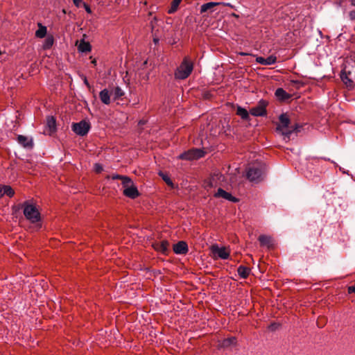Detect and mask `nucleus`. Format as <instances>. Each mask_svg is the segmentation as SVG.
Listing matches in <instances>:
<instances>
[{
    "label": "nucleus",
    "instance_id": "1",
    "mask_svg": "<svg viewBox=\"0 0 355 355\" xmlns=\"http://www.w3.org/2000/svg\"><path fill=\"white\" fill-rule=\"evenodd\" d=\"M193 68V63L185 58L175 72V78L180 80L187 78L192 72Z\"/></svg>",
    "mask_w": 355,
    "mask_h": 355
},
{
    "label": "nucleus",
    "instance_id": "2",
    "mask_svg": "<svg viewBox=\"0 0 355 355\" xmlns=\"http://www.w3.org/2000/svg\"><path fill=\"white\" fill-rule=\"evenodd\" d=\"M121 184L123 188V193L124 196L132 199H135L139 196V193L137 188L130 178H124V181H123Z\"/></svg>",
    "mask_w": 355,
    "mask_h": 355
},
{
    "label": "nucleus",
    "instance_id": "3",
    "mask_svg": "<svg viewBox=\"0 0 355 355\" xmlns=\"http://www.w3.org/2000/svg\"><path fill=\"white\" fill-rule=\"evenodd\" d=\"M24 214L31 223H36L40 220V214L36 207L28 202L24 204Z\"/></svg>",
    "mask_w": 355,
    "mask_h": 355
},
{
    "label": "nucleus",
    "instance_id": "4",
    "mask_svg": "<svg viewBox=\"0 0 355 355\" xmlns=\"http://www.w3.org/2000/svg\"><path fill=\"white\" fill-rule=\"evenodd\" d=\"M279 123L277 127V130L282 133L284 136L289 138L294 130H288L290 124V119L286 114H282L279 117Z\"/></svg>",
    "mask_w": 355,
    "mask_h": 355
},
{
    "label": "nucleus",
    "instance_id": "5",
    "mask_svg": "<svg viewBox=\"0 0 355 355\" xmlns=\"http://www.w3.org/2000/svg\"><path fill=\"white\" fill-rule=\"evenodd\" d=\"M210 250L213 254V258L215 259H227L230 255V250L227 247H219L217 244L212 245Z\"/></svg>",
    "mask_w": 355,
    "mask_h": 355
},
{
    "label": "nucleus",
    "instance_id": "6",
    "mask_svg": "<svg viewBox=\"0 0 355 355\" xmlns=\"http://www.w3.org/2000/svg\"><path fill=\"white\" fill-rule=\"evenodd\" d=\"M263 170L260 166H252L247 171V178L252 182H259L263 179Z\"/></svg>",
    "mask_w": 355,
    "mask_h": 355
},
{
    "label": "nucleus",
    "instance_id": "7",
    "mask_svg": "<svg viewBox=\"0 0 355 355\" xmlns=\"http://www.w3.org/2000/svg\"><path fill=\"white\" fill-rule=\"evenodd\" d=\"M205 153L199 148H192L179 155V159L185 160H193L202 157Z\"/></svg>",
    "mask_w": 355,
    "mask_h": 355
},
{
    "label": "nucleus",
    "instance_id": "8",
    "mask_svg": "<svg viewBox=\"0 0 355 355\" xmlns=\"http://www.w3.org/2000/svg\"><path fill=\"white\" fill-rule=\"evenodd\" d=\"M91 128L90 123L85 120H83L78 123H73L72 125L73 131L80 136L86 135Z\"/></svg>",
    "mask_w": 355,
    "mask_h": 355
},
{
    "label": "nucleus",
    "instance_id": "9",
    "mask_svg": "<svg viewBox=\"0 0 355 355\" xmlns=\"http://www.w3.org/2000/svg\"><path fill=\"white\" fill-rule=\"evenodd\" d=\"M266 104L265 101H261L259 104L254 107H252L250 110V113L255 116H263L266 115Z\"/></svg>",
    "mask_w": 355,
    "mask_h": 355
},
{
    "label": "nucleus",
    "instance_id": "10",
    "mask_svg": "<svg viewBox=\"0 0 355 355\" xmlns=\"http://www.w3.org/2000/svg\"><path fill=\"white\" fill-rule=\"evenodd\" d=\"M214 197L221 198L234 202H238V199L232 196L231 193L225 191L221 188L218 189L217 192L214 194Z\"/></svg>",
    "mask_w": 355,
    "mask_h": 355
},
{
    "label": "nucleus",
    "instance_id": "11",
    "mask_svg": "<svg viewBox=\"0 0 355 355\" xmlns=\"http://www.w3.org/2000/svg\"><path fill=\"white\" fill-rule=\"evenodd\" d=\"M188 250V245L185 241H179L173 245V251L177 254H185Z\"/></svg>",
    "mask_w": 355,
    "mask_h": 355
},
{
    "label": "nucleus",
    "instance_id": "12",
    "mask_svg": "<svg viewBox=\"0 0 355 355\" xmlns=\"http://www.w3.org/2000/svg\"><path fill=\"white\" fill-rule=\"evenodd\" d=\"M56 130V121L55 119L49 116L46 119V132L49 135H51L55 132Z\"/></svg>",
    "mask_w": 355,
    "mask_h": 355
},
{
    "label": "nucleus",
    "instance_id": "13",
    "mask_svg": "<svg viewBox=\"0 0 355 355\" xmlns=\"http://www.w3.org/2000/svg\"><path fill=\"white\" fill-rule=\"evenodd\" d=\"M256 61L263 65H271L276 62L277 58L275 55H270L267 58L259 56L257 57Z\"/></svg>",
    "mask_w": 355,
    "mask_h": 355
},
{
    "label": "nucleus",
    "instance_id": "14",
    "mask_svg": "<svg viewBox=\"0 0 355 355\" xmlns=\"http://www.w3.org/2000/svg\"><path fill=\"white\" fill-rule=\"evenodd\" d=\"M168 246L169 243L166 240H163L161 242L155 243L153 244L155 250L163 254L166 253Z\"/></svg>",
    "mask_w": 355,
    "mask_h": 355
},
{
    "label": "nucleus",
    "instance_id": "15",
    "mask_svg": "<svg viewBox=\"0 0 355 355\" xmlns=\"http://www.w3.org/2000/svg\"><path fill=\"white\" fill-rule=\"evenodd\" d=\"M218 5L230 6V3H225L223 2H209L207 3H204L200 6V12H205L209 10H211L214 7Z\"/></svg>",
    "mask_w": 355,
    "mask_h": 355
},
{
    "label": "nucleus",
    "instance_id": "16",
    "mask_svg": "<svg viewBox=\"0 0 355 355\" xmlns=\"http://www.w3.org/2000/svg\"><path fill=\"white\" fill-rule=\"evenodd\" d=\"M18 143L24 148H31L33 146L31 139L23 135H18Z\"/></svg>",
    "mask_w": 355,
    "mask_h": 355
},
{
    "label": "nucleus",
    "instance_id": "17",
    "mask_svg": "<svg viewBox=\"0 0 355 355\" xmlns=\"http://www.w3.org/2000/svg\"><path fill=\"white\" fill-rule=\"evenodd\" d=\"M14 194H15V191L10 186H8V185L0 186V198H1L5 195H6L9 197H12L14 196Z\"/></svg>",
    "mask_w": 355,
    "mask_h": 355
},
{
    "label": "nucleus",
    "instance_id": "18",
    "mask_svg": "<svg viewBox=\"0 0 355 355\" xmlns=\"http://www.w3.org/2000/svg\"><path fill=\"white\" fill-rule=\"evenodd\" d=\"M236 344V338L235 337H230L223 340L219 343V347L223 348H227L230 347L235 346Z\"/></svg>",
    "mask_w": 355,
    "mask_h": 355
},
{
    "label": "nucleus",
    "instance_id": "19",
    "mask_svg": "<svg viewBox=\"0 0 355 355\" xmlns=\"http://www.w3.org/2000/svg\"><path fill=\"white\" fill-rule=\"evenodd\" d=\"M261 246L270 248L272 245V239L270 236L266 235H261L258 239Z\"/></svg>",
    "mask_w": 355,
    "mask_h": 355
},
{
    "label": "nucleus",
    "instance_id": "20",
    "mask_svg": "<svg viewBox=\"0 0 355 355\" xmlns=\"http://www.w3.org/2000/svg\"><path fill=\"white\" fill-rule=\"evenodd\" d=\"M347 74L350 75L351 72L349 71H347V67H345L341 72L340 78H341L342 80L343 81V83L347 86H352L353 81L352 80V79L348 77Z\"/></svg>",
    "mask_w": 355,
    "mask_h": 355
},
{
    "label": "nucleus",
    "instance_id": "21",
    "mask_svg": "<svg viewBox=\"0 0 355 355\" xmlns=\"http://www.w3.org/2000/svg\"><path fill=\"white\" fill-rule=\"evenodd\" d=\"M99 97L103 103L105 105H109L110 103V94L107 89H104L101 91Z\"/></svg>",
    "mask_w": 355,
    "mask_h": 355
},
{
    "label": "nucleus",
    "instance_id": "22",
    "mask_svg": "<svg viewBox=\"0 0 355 355\" xmlns=\"http://www.w3.org/2000/svg\"><path fill=\"white\" fill-rule=\"evenodd\" d=\"M237 272L240 277L245 279L248 277L250 270L246 266H240L237 269Z\"/></svg>",
    "mask_w": 355,
    "mask_h": 355
},
{
    "label": "nucleus",
    "instance_id": "23",
    "mask_svg": "<svg viewBox=\"0 0 355 355\" xmlns=\"http://www.w3.org/2000/svg\"><path fill=\"white\" fill-rule=\"evenodd\" d=\"M47 32L46 27L42 26V24H38V29L35 32V36L38 38H43L45 37Z\"/></svg>",
    "mask_w": 355,
    "mask_h": 355
},
{
    "label": "nucleus",
    "instance_id": "24",
    "mask_svg": "<svg viewBox=\"0 0 355 355\" xmlns=\"http://www.w3.org/2000/svg\"><path fill=\"white\" fill-rule=\"evenodd\" d=\"M54 38L52 35H48L43 42L42 47L44 49H49L53 44Z\"/></svg>",
    "mask_w": 355,
    "mask_h": 355
},
{
    "label": "nucleus",
    "instance_id": "25",
    "mask_svg": "<svg viewBox=\"0 0 355 355\" xmlns=\"http://www.w3.org/2000/svg\"><path fill=\"white\" fill-rule=\"evenodd\" d=\"M78 49L81 52H88L91 50V46L88 42L83 40L79 44Z\"/></svg>",
    "mask_w": 355,
    "mask_h": 355
},
{
    "label": "nucleus",
    "instance_id": "26",
    "mask_svg": "<svg viewBox=\"0 0 355 355\" xmlns=\"http://www.w3.org/2000/svg\"><path fill=\"white\" fill-rule=\"evenodd\" d=\"M112 94L114 96V99L116 100L122 97L125 93L121 87H116L112 91Z\"/></svg>",
    "mask_w": 355,
    "mask_h": 355
},
{
    "label": "nucleus",
    "instance_id": "27",
    "mask_svg": "<svg viewBox=\"0 0 355 355\" xmlns=\"http://www.w3.org/2000/svg\"><path fill=\"white\" fill-rule=\"evenodd\" d=\"M275 95L281 99H286L288 97V94L282 88L277 89L275 91Z\"/></svg>",
    "mask_w": 355,
    "mask_h": 355
},
{
    "label": "nucleus",
    "instance_id": "28",
    "mask_svg": "<svg viewBox=\"0 0 355 355\" xmlns=\"http://www.w3.org/2000/svg\"><path fill=\"white\" fill-rule=\"evenodd\" d=\"M236 113L243 119H248L249 115L248 112L245 109L242 108L241 107H238Z\"/></svg>",
    "mask_w": 355,
    "mask_h": 355
},
{
    "label": "nucleus",
    "instance_id": "29",
    "mask_svg": "<svg viewBox=\"0 0 355 355\" xmlns=\"http://www.w3.org/2000/svg\"><path fill=\"white\" fill-rule=\"evenodd\" d=\"M179 5L180 3L177 2L175 0H173L171 8L168 9V12L169 14L174 13L178 10Z\"/></svg>",
    "mask_w": 355,
    "mask_h": 355
},
{
    "label": "nucleus",
    "instance_id": "30",
    "mask_svg": "<svg viewBox=\"0 0 355 355\" xmlns=\"http://www.w3.org/2000/svg\"><path fill=\"white\" fill-rule=\"evenodd\" d=\"M215 181V179L214 177H212L211 179L208 180L207 181H206L204 184V186L205 187L208 189V188H211V187H213L214 185V182Z\"/></svg>",
    "mask_w": 355,
    "mask_h": 355
},
{
    "label": "nucleus",
    "instance_id": "31",
    "mask_svg": "<svg viewBox=\"0 0 355 355\" xmlns=\"http://www.w3.org/2000/svg\"><path fill=\"white\" fill-rule=\"evenodd\" d=\"M160 175H162L163 180L168 185H173V182H172L171 180L170 179V178L168 175H164V174H160Z\"/></svg>",
    "mask_w": 355,
    "mask_h": 355
},
{
    "label": "nucleus",
    "instance_id": "32",
    "mask_svg": "<svg viewBox=\"0 0 355 355\" xmlns=\"http://www.w3.org/2000/svg\"><path fill=\"white\" fill-rule=\"evenodd\" d=\"M124 178H128V177L126 176H123V175H118V174H116V175H112V179L113 180H121L122 182L124 181Z\"/></svg>",
    "mask_w": 355,
    "mask_h": 355
},
{
    "label": "nucleus",
    "instance_id": "33",
    "mask_svg": "<svg viewBox=\"0 0 355 355\" xmlns=\"http://www.w3.org/2000/svg\"><path fill=\"white\" fill-rule=\"evenodd\" d=\"M94 170L96 173H99L103 171V166L99 164H96L94 165Z\"/></svg>",
    "mask_w": 355,
    "mask_h": 355
},
{
    "label": "nucleus",
    "instance_id": "34",
    "mask_svg": "<svg viewBox=\"0 0 355 355\" xmlns=\"http://www.w3.org/2000/svg\"><path fill=\"white\" fill-rule=\"evenodd\" d=\"M83 6L84 7V8L85 9L86 12L87 13H91L92 12V10L89 7V6L86 3H83Z\"/></svg>",
    "mask_w": 355,
    "mask_h": 355
},
{
    "label": "nucleus",
    "instance_id": "35",
    "mask_svg": "<svg viewBox=\"0 0 355 355\" xmlns=\"http://www.w3.org/2000/svg\"><path fill=\"white\" fill-rule=\"evenodd\" d=\"M347 291L349 293H355V284L349 286Z\"/></svg>",
    "mask_w": 355,
    "mask_h": 355
},
{
    "label": "nucleus",
    "instance_id": "36",
    "mask_svg": "<svg viewBox=\"0 0 355 355\" xmlns=\"http://www.w3.org/2000/svg\"><path fill=\"white\" fill-rule=\"evenodd\" d=\"M278 326L279 324H276V323H272L271 324L270 326H269V329L271 330V331H275V329H277L278 328Z\"/></svg>",
    "mask_w": 355,
    "mask_h": 355
},
{
    "label": "nucleus",
    "instance_id": "37",
    "mask_svg": "<svg viewBox=\"0 0 355 355\" xmlns=\"http://www.w3.org/2000/svg\"><path fill=\"white\" fill-rule=\"evenodd\" d=\"M83 3L82 0H73V3L76 7H80Z\"/></svg>",
    "mask_w": 355,
    "mask_h": 355
},
{
    "label": "nucleus",
    "instance_id": "38",
    "mask_svg": "<svg viewBox=\"0 0 355 355\" xmlns=\"http://www.w3.org/2000/svg\"><path fill=\"white\" fill-rule=\"evenodd\" d=\"M83 81H84V83L85 85L88 87V88H90V85L87 80V78L86 76H83Z\"/></svg>",
    "mask_w": 355,
    "mask_h": 355
},
{
    "label": "nucleus",
    "instance_id": "39",
    "mask_svg": "<svg viewBox=\"0 0 355 355\" xmlns=\"http://www.w3.org/2000/svg\"><path fill=\"white\" fill-rule=\"evenodd\" d=\"M349 17L352 20H355V10L351 11L349 12Z\"/></svg>",
    "mask_w": 355,
    "mask_h": 355
},
{
    "label": "nucleus",
    "instance_id": "40",
    "mask_svg": "<svg viewBox=\"0 0 355 355\" xmlns=\"http://www.w3.org/2000/svg\"><path fill=\"white\" fill-rule=\"evenodd\" d=\"M240 55H248V53H240Z\"/></svg>",
    "mask_w": 355,
    "mask_h": 355
},
{
    "label": "nucleus",
    "instance_id": "41",
    "mask_svg": "<svg viewBox=\"0 0 355 355\" xmlns=\"http://www.w3.org/2000/svg\"><path fill=\"white\" fill-rule=\"evenodd\" d=\"M352 3L355 6V0H352Z\"/></svg>",
    "mask_w": 355,
    "mask_h": 355
}]
</instances>
